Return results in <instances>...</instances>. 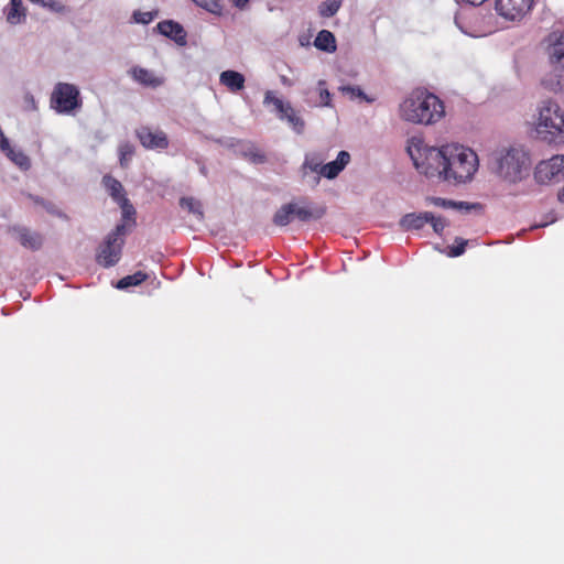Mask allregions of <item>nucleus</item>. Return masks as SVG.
Here are the masks:
<instances>
[{
	"instance_id": "f257e3e1",
	"label": "nucleus",
	"mask_w": 564,
	"mask_h": 564,
	"mask_svg": "<svg viewBox=\"0 0 564 564\" xmlns=\"http://www.w3.org/2000/svg\"><path fill=\"white\" fill-rule=\"evenodd\" d=\"M488 167L502 182L516 185L530 175L532 160L523 145L501 147L489 155Z\"/></svg>"
},
{
	"instance_id": "f03ea898",
	"label": "nucleus",
	"mask_w": 564,
	"mask_h": 564,
	"mask_svg": "<svg viewBox=\"0 0 564 564\" xmlns=\"http://www.w3.org/2000/svg\"><path fill=\"white\" fill-rule=\"evenodd\" d=\"M443 101L426 90H414L400 105L403 120L415 124H432L444 116Z\"/></svg>"
},
{
	"instance_id": "7ed1b4c3",
	"label": "nucleus",
	"mask_w": 564,
	"mask_h": 564,
	"mask_svg": "<svg viewBox=\"0 0 564 564\" xmlns=\"http://www.w3.org/2000/svg\"><path fill=\"white\" fill-rule=\"evenodd\" d=\"M445 153L446 161L442 169L443 181L454 184L470 181L478 167L477 154L458 144H446Z\"/></svg>"
},
{
	"instance_id": "20e7f679",
	"label": "nucleus",
	"mask_w": 564,
	"mask_h": 564,
	"mask_svg": "<svg viewBox=\"0 0 564 564\" xmlns=\"http://www.w3.org/2000/svg\"><path fill=\"white\" fill-rule=\"evenodd\" d=\"M535 133L547 144L564 143V110L556 101L546 99L541 102Z\"/></svg>"
},
{
	"instance_id": "39448f33",
	"label": "nucleus",
	"mask_w": 564,
	"mask_h": 564,
	"mask_svg": "<svg viewBox=\"0 0 564 564\" xmlns=\"http://www.w3.org/2000/svg\"><path fill=\"white\" fill-rule=\"evenodd\" d=\"M406 151L421 174L443 180L442 169L446 161L445 145L437 149L425 145L421 140L412 139Z\"/></svg>"
},
{
	"instance_id": "423d86ee",
	"label": "nucleus",
	"mask_w": 564,
	"mask_h": 564,
	"mask_svg": "<svg viewBox=\"0 0 564 564\" xmlns=\"http://www.w3.org/2000/svg\"><path fill=\"white\" fill-rule=\"evenodd\" d=\"M127 232V225L121 223L117 224L115 229L105 237L96 253V262L99 265L108 269L115 267L120 261Z\"/></svg>"
},
{
	"instance_id": "0eeeda50",
	"label": "nucleus",
	"mask_w": 564,
	"mask_h": 564,
	"mask_svg": "<svg viewBox=\"0 0 564 564\" xmlns=\"http://www.w3.org/2000/svg\"><path fill=\"white\" fill-rule=\"evenodd\" d=\"M51 106L58 113H72L80 109L83 100L78 88L68 83L56 84L51 95Z\"/></svg>"
},
{
	"instance_id": "6e6552de",
	"label": "nucleus",
	"mask_w": 564,
	"mask_h": 564,
	"mask_svg": "<svg viewBox=\"0 0 564 564\" xmlns=\"http://www.w3.org/2000/svg\"><path fill=\"white\" fill-rule=\"evenodd\" d=\"M263 104L265 106L273 105V111L280 120H285L292 129L301 134L304 131L305 122L296 113L290 102H284L282 99L274 96L273 91L268 90L264 95Z\"/></svg>"
},
{
	"instance_id": "1a4fd4ad",
	"label": "nucleus",
	"mask_w": 564,
	"mask_h": 564,
	"mask_svg": "<svg viewBox=\"0 0 564 564\" xmlns=\"http://www.w3.org/2000/svg\"><path fill=\"white\" fill-rule=\"evenodd\" d=\"M533 4L534 0H496L495 8L506 20L520 21L531 11Z\"/></svg>"
},
{
	"instance_id": "9d476101",
	"label": "nucleus",
	"mask_w": 564,
	"mask_h": 564,
	"mask_svg": "<svg viewBox=\"0 0 564 564\" xmlns=\"http://www.w3.org/2000/svg\"><path fill=\"white\" fill-rule=\"evenodd\" d=\"M7 232L26 249L36 251L43 246V236L40 232L32 231L25 226L11 225L8 227Z\"/></svg>"
},
{
	"instance_id": "9b49d317",
	"label": "nucleus",
	"mask_w": 564,
	"mask_h": 564,
	"mask_svg": "<svg viewBox=\"0 0 564 564\" xmlns=\"http://www.w3.org/2000/svg\"><path fill=\"white\" fill-rule=\"evenodd\" d=\"M135 137L140 143L148 150H164L169 147V139L162 130L153 131L147 126L135 130Z\"/></svg>"
},
{
	"instance_id": "f8f14e48",
	"label": "nucleus",
	"mask_w": 564,
	"mask_h": 564,
	"mask_svg": "<svg viewBox=\"0 0 564 564\" xmlns=\"http://www.w3.org/2000/svg\"><path fill=\"white\" fill-rule=\"evenodd\" d=\"M304 101L313 107H329L332 95L326 87V82L319 79L315 88H307L304 91Z\"/></svg>"
},
{
	"instance_id": "ddd939ff",
	"label": "nucleus",
	"mask_w": 564,
	"mask_h": 564,
	"mask_svg": "<svg viewBox=\"0 0 564 564\" xmlns=\"http://www.w3.org/2000/svg\"><path fill=\"white\" fill-rule=\"evenodd\" d=\"M156 30L160 34L174 41L180 46L187 44L186 31L183 25L174 20H164L156 24Z\"/></svg>"
},
{
	"instance_id": "4468645a",
	"label": "nucleus",
	"mask_w": 564,
	"mask_h": 564,
	"mask_svg": "<svg viewBox=\"0 0 564 564\" xmlns=\"http://www.w3.org/2000/svg\"><path fill=\"white\" fill-rule=\"evenodd\" d=\"M547 55L551 63L564 61V31H553L547 36Z\"/></svg>"
},
{
	"instance_id": "2eb2a0df",
	"label": "nucleus",
	"mask_w": 564,
	"mask_h": 564,
	"mask_svg": "<svg viewBox=\"0 0 564 564\" xmlns=\"http://www.w3.org/2000/svg\"><path fill=\"white\" fill-rule=\"evenodd\" d=\"M350 161V154L347 151H339L336 160L323 164L319 174L327 180H334L347 166Z\"/></svg>"
},
{
	"instance_id": "dca6fc26",
	"label": "nucleus",
	"mask_w": 564,
	"mask_h": 564,
	"mask_svg": "<svg viewBox=\"0 0 564 564\" xmlns=\"http://www.w3.org/2000/svg\"><path fill=\"white\" fill-rule=\"evenodd\" d=\"M429 219H432L431 212L423 213H409L402 216L399 221L400 227L403 230H420L424 227L425 224L429 223Z\"/></svg>"
},
{
	"instance_id": "f3484780",
	"label": "nucleus",
	"mask_w": 564,
	"mask_h": 564,
	"mask_svg": "<svg viewBox=\"0 0 564 564\" xmlns=\"http://www.w3.org/2000/svg\"><path fill=\"white\" fill-rule=\"evenodd\" d=\"M208 139L224 148L232 149L236 154H239L243 158L246 156L247 151L252 149V142L247 140H240L231 137H208Z\"/></svg>"
},
{
	"instance_id": "a211bd4d",
	"label": "nucleus",
	"mask_w": 564,
	"mask_h": 564,
	"mask_svg": "<svg viewBox=\"0 0 564 564\" xmlns=\"http://www.w3.org/2000/svg\"><path fill=\"white\" fill-rule=\"evenodd\" d=\"M3 12L6 14L7 22L12 25L21 24L26 19V9L24 8L22 0H10Z\"/></svg>"
},
{
	"instance_id": "6ab92c4d",
	"label": "nucleus",
	"mask_w": 564,
	"mask_h": 564,
	"mask_svg": "<svg viewBox=\"0 0 564 564\" xmlns=\"http://www.w3.org/2000/svg\"><path fill=\"white\" fill-rule=\"evenodd\" d=\"M219 82L226 86L229 90L236 93L245 87V76L236 70H224L220 74Z\"/></svg>"
},
{
	"instance_id": "aec40b11",
	"label": "nucleus",
	"mask_w": 564,
	"mask_h": 564,
	"mask_svg": "<svg viewBox=\"0 0 564 564\" xmlns=\"http://www.w3.org/2000/svg\"><path fill=\"white\" fill-rule=\"evenodd\" d=\"M314 45L317 50L334 53L337 48L335 35L328 30H322L317 33Z\"/></svg>"
},
{
	"instance_id": "412c9836",
	"label": "nucleus",
	"mask_w": 564,
	"mask_h": 564,
	"mask_svg": "<svg viewBox=\"0 0 564 564\" xmlns=\"http://www.w3.org/2000/svg\"><path fill=\"white\" fill-rule=\"evenodd\" d=\"M0 149L21 170L26 171L31 167V162H30L29 156L25 155L22 151L14 150L13 148H11L9 141H8V147L3 145L2 142H0Z\"/></svg>"
},
{
	"instance_id": "4be33fe9",
	"label": "nucleus",
	"mask_w": 564,
	"mask_h": 564,
	"mask_svg": "<svg viewBox=\"0 0 564 564\" xmlns=\"http://www.w3.org/2000/svg\"><path fill=\"white\" fill-rule=\"evenodd\" d=\"M326 214L325 207H314V208H307V207H299L294 203V217H296L301 221H310L312 219H321Z\"/></svg>"
},
{
	"instance_id": "5701e85b",
	"label": "nucleus",
	"mask_w": 564,
	"mask_h": 564,
	"mask_svg": "<svg viewBox=\"0 0 564 564\" xmlns=\"http://www.w3.org/2000/svg\"><path fill=\"white\" fill-rule=\"evenodd\" d=\"M558 158L555 156L551 160V162L542 161L536 165L534 176L538 180V182L543 183L555 176V174L558 172V170H554Z\"/></svg>"
},
{
	"instance_id": "b1692460",
	"label": "nucleus",
	"mask_w": 564,
	"mask_h": 564,
	"mask_svg": "<svg viewBox=\"0 0 564 564\" xmlns=\"http://www.w3.org/2000/svg\"><path fill=\"white\" fill-rule=\"evenodd\" d=\"M294 218V203L282 205L273 215L272 221L274 225L284 227L288 226Z\"/></svg>"
},
{
	"instance_id": "393cba45",
	"label": "nucleus",
	"mask_w": 564,
	"mask_h": 564,
	"mask_svg": "<svg viewBox=\"0 0 564 564\" xmlns=\"http://www.w3.org/2000/svg\"><path fill=\"white\" fill-rule=\"evenodd\" d=\"M102 184L107 188L112 199L116 200L117 203L120 202L122 198H127L123 193L122 184L115 177L110 175H105L102 177Z\"/></svg>"
},
{
	"instance_id": "a878e982",
	"label": "nucleus",
	"mask_w": 564,
	"mask_h": 564,
	"mask_svg": "<svg viewBox=\"0 0 564 564\" xmlns=\"http://www.w3.org/2000/svg\"><path fill=\"white\" fill-rule=\"evenodd\" d=\"M131 75L134 80L144 86L156 87L160 84L158 78H155L150 70L139 66H135L131 69Z\"/></svg>"
},
{
	"instance_id": "bb28decb",
	"label": "nucleus",
	"mask_w": 564,
	"mask_h": 564,
	"mask_svg": "<svg viewBox=\"0 0 564 564\" xmlns=\"http://www.w3.org/2000/svg\"><path fill=\"white\" fill-rule=\"evenodd\" d=\"M147 279H148V274L147 273H144L142 271H138V272H135L133 274H130V275H127V276H123L122 279H120L117 282L116 288L119 289V290H127L130 286L140 285Z\"/></svg>"
},
{
	"instance_id": "cd10ccee",
	"label": "nucleus",
	"mask_w": 564,
	"mask_h": 564,
	"mask_svg": "<svg viewBox=\"0 0 564 564\" xmlns=\"http://www.w3.org/2000/svg\"><path fill=\"white\" fill-rule=\"evenodd\" d=\"M322 160L316 154H306L304 162L301 166L302 177L305 178L308 176V171L312 173H318L322 167Z\"/></svg>"
},
{
	"instance_id": "c85d7f7f",
	"label": "nucleus",
	"mask_w": 564,
	"mask_h": 564,
	"mask_svg": "<svg viewBox=\"0 0 564 564\" xmlns=\"http://www.w3.org/2000/svg\"><path fill=\"white\" fill-rule=\"evenodd\" d=\"M343 0H325L318 6V14L322 18L334 17L341 7Z\"/></svg>"
},
{
	"instance_id": "c756f323",
	"label": "nucleus",
	"mask_w": 564,
	"mask_h": 564,
	"mask_svg": "<svg viewBox=\"0 0 564 564\" xmlns=\"http://www.w3.org/2000/svg\"><path fill=\"white\" fill-rule=\"evenodd\" d=\"M180 206L187 209L189 213L196 215L199 219L204 217L203 207L199 200L194 197H182L180 199Z\"/></svg>"
},
{
	"instance_id": "7c9ffc66",
	"label": "nucleus",
	"mask_w": 564,
	"mask_h": 564,
	"mask_svg": "<svg viewBox=\"0 0 564 564\" xmlns=\"http://www.w3.org/2000/svg\"><path fill=\"white\" fill-rule=\"evenodd\" d=\"M37 6H41L42 8H45L54 13L65 14L70 12V9L68 7H66L61 1L57 0H43V2H39Z\"/></svg>"
},
{
	"instance_id": "2f4dec72",
	"label": "nucleus",
	"mask_w": 564,
	"mask_h": 564,
	"mask_svg": "<svg viewBox=\"0 0 564 564\" xmlns=\"http://www.w3.org/2000/svg\"><path fill=\"white\" fill-rule=\"evenodd\" d=\"M339 89L343 94L349 95L351 99L360 98L368 104L373 101V99L369 98L359 86H341Z\"/></svg>"
},
{
	"instance_id": "473e14b6",
	"label": "nucleus",
	"mask_w": 564,
	"mask_h": 564,
	"mask_svg": "<svg viewBox=\"0 0 564 564\" xmlns=\"http://www.w3.org/2000/svg\"><path fill=\"white\" fill-rule=\"evenodd\" d=\"M197 6L206 9L208 12L214 14H220L223 6L220 0H193Z\"/></svg>"
},
{
	"instance_id": "72a5a7b5",
	"label": "nucleus",
	"mask_w": 564,
	"mask_h": 564,
	"mask_svg": "<svg viewBox=\"0 0 564 564\" xmlns=\"http://www.w3.org/2000/svg\"><path fill=\"white\" fill-rule=\"evenodd\" d=\"M253 164H263L267 162V155L261 152L256 144L252 142V149L247 151V154L245 156Z\"/></svg>"
},
{
	"instance_id": "f704fd0d",
	"label": "nucleus",
	"mask_w": 564,
	"mask_h": 564,
	"mask_svg": "<svg viewBox=\"0 0 564 564\" xmlns=\"http://www.w3.org/2000/svg\"><path fill=\"white\" fill-rule=\"evenodd\" d=\"M118 204L120 205L121 209H122V219L123 220H132V225L135 224V220H134V215H135V209L134 207L132 206V204L130 203V200L128 198H122L120 202H118Z\"/></svg>"
},
{
	"instance_id": "c9c22d12",
	"label": "nucleus",
	"mask_w": 564,
	"mask_h": 564,
	"mask_svg": "<svg viewBox=\"0 0 564 564\" xmlns=\"http://www.w3.org/2000/svg\"><path fill=\"white\" fill-rule=\"evenodd\" d=\"M455 243L456 245L448 247L447 256L451 258H456V257L462 256L466 250L468 240L457 237L455 239Z\"/></svg>"
},
{
	"instance_id": "e433bc0d",
	"label": "nucleus",
	"mask_w": 564,
	"mask_h": 564,
	"mask_svg": "<svg viewBox=\"0 0 564 564\" xmlns=\"http://www.w3.org/2000/svg\"><path fill=\"white\" fill-rule=\"evenodd\" d=\"M133 153H134V147L130 143H123L119 147L121 166L127 165L128 159H130L133 155Z\"/></svg>"
},
{
	"instance_id": "4c0bfd02",
	"label": "nucleus",
	"mask_w": 564,
	"mask_h": 564,
	"mask_svg": "<svg viewBox=\"0 0 564 564\" xmlns=\"http://www.w3.org/2000/svg\"><path fill=\"white\" fill-rule=\"evenodd\" d=\"M155 15H156V12L134 11L132 18H133L134 22H137V23L149 24L150 22H152L154 20Z\"/></svg>"
},
{
	"instance_id": "58836bf2",
	"label": "nucleus",
	"mask_w": 564,
	"mask_h": 564,
	"mask_svg": "<svg viewBox=\"0 0 564 564\" xmlns=\"http://www.w3.org/2000/svg\"><path fill=\"white\" fill-rule=\"evenodd\" d=\"M429 223L431 224L434 232L438 236H441L445 229V227L448 225L446 219L443 217H435L432 213V219H429Z\"/></svg>"
},
{
	"instance_id": "ea45409f",
	"label": "nucleus",
	"mask_w": 564,
	"mask_h": 564,
	"mask_svg": "<svg viewBox=\"0 0 564 564\" xmlns=\"http://www.w3.org/2000/svg\"><path fill=\"white\" fill-rule=\"evenodd\" d=\"M23 109L25 111H35L37 110V105L34 96L31 93H25L23 96Z\"/></svg>"
},
{
	"instance_id": "a19ab883",
	"label": "nucleus",
	"mask_w": 564,
	"mask_h": 564,
	"mask_svg": "<svg viewBox=\"0 0 564 564\" xmlns=\"http://www.w3.org/2000/svg\"><path fill=\"white\" fill-rule=\"evenodd\" d=\"M43 208L51 215L58 218H66V215L52 202L45 200Z\"/></svg>"
},
{
	"instance_id": "79ce46f5",
	"label": "nucleus",
	"mask_w": 564,
	"mask_h": 564,
	"mask_svg": "<svg viewBox=\"0 0 564 564\" xmlns=\"http://www.w3.org/2000/svg\"><path fill=\"white\" fill-rule=\"evenodd\" d=\"M480 208V205L477 203H468V202H456V205L454 206V209L469 213L473 209Z\"/></svg>"
},
{
	"instance_id": "37998d69",
	"label": "nucleus",
	"mask_w": 564,
	"mask_h": 564,
	"mask_svg": "<svg viewBox=\"0 0 564 564\" xmlns=\"http://www.w3.org/2000/svg\"><path fill=\"white\" fill-rule=\"evenodd\" d=\"M556 214L554 212H551L544 216V219H542L540 223L532 226L533 229L546 227L553 223L556 221Z\"/></svg>"
},
{
	"instance_id": "c03bdc74",
	"label": "nucleus",
	"mask_w": 564,
	"mask_h": 564,
	"mask_svg": "<svg viewBox=\"0 0 564 564\" xmlns=\"http://www.w3.org/2000/svg\"><path fill=\"white\" fill-rule=\"evenodd\" d=\"M434 205L442 207V208H453L456 205V200L442 198V197H434L433 198Z\"/></svg>"
},
{
	"instance_id": "a18cd8bd",
	"label": "nucleus",
	"mask_w": 564,
	"mask_h": 564,
	"mask_svg": "<svg viewBox=\"0 0 564 564\" xmlns=\"http://www.w3.org/2000/svg\"><path fill=\"white\" fill-rule=\"evenodd\" d=\"M321 176L322 175L318 173H312L308 171V176L305 177L304 180L311 187H316L321 182Z\"/></svg>"
},
{
	"instance_id": "49530a36",
	"label": "nucleus",
	"mask_w": 564,
	"mask_h": 564,
	"mask_svg": "<svg viewBox=\"0 0 564 564\" xmlns=\"http://www.w3.org/2000/svg\"><path fill=\"white\" fill-rule=\"evenodd\" d=\"M236 8L242 10L250 0H229Z\"/></svg>"
},
{
	"instance_id": "de8ad7c7",
	"label": "nucleus",
	"mask_w": 564,
	"mask_h": 564,
	"mask_svg": "<svg viewBox=\"0 0 564 564\" xmlns=\"http://www.w3.org/2000/svg\"><path fill=\"white\" fill-rule=\"evenodd\" d=\"M280 82H281L282 85H284L286 87L293 86V82L289 77H286L285 75H281L280 76Z\"/></svg>"
},
{
	"instance_id": "09e8293b",
	"label": "nucleus",
	"mask_w": 564,
	"mask_h": 564,
	"mask_svg": "<svg viewBox=\"0 0 564 564\" xmlns=\"http://www.w3.org/2000/svg\"><path fill=\"white\" fill-rule=\"evenodd\" d=\"M197 163L199 164L200 174L206 177L208 175V170H207L206 165L200 161H197Z\"/></svg>"
},
{
	"instance_id": "8fccbe9b",
	"label": "nucleus",
	"mask_w": 564,
	"mask_h": 564,
	"mask_svg": "<svg viewBox=\"0 0 564 564\" xmlns=\"http://www.w3.org/2000/svg\"><path fill=\"white\" fill-rule=\"evenodd\" d=\"M32 200L37 204V205H41L43 207L44 203L46 199L40 197V196H31Z\"/></svg>"
},
{
	"instance_id": "3c124183",
	"label": "nucleus",
	"mask_w": 564,
	"mask_h": 564,
	"mask_svg": "<svg viewBox=\"0 0 564 564\" xmlns=\"http://www.w3.org/2000/svg\"><path fill=\"white\" fill-rule=\"evenodd\" d=\"M560 88H561V82H560V79H556V82H555L554 84L552 83V85H551V89H552V90L556 91V90H558Z\"/></svg>"
},
{
	"instance_id": "603ef678",
	"label": "nucleus",
	"mask_w": 564,
	"mask_h": 564,
	"mask_svg": "<svg viewBox=\"0 0 564 564\" xmlns=\"http://www.w3.org/2000/svg\"><path fill=\"white\" fill-rule=\"evenodd\" d=\"M557 198L561 203H564V186L560 189Z\"/></svg>"
},
{
	"instance_id": "864d4df0",
	"label": "nucleus",
	"mask_w": 564,
	"mask_h": 564,
	"mask_svg": "<svg viewBox=\"0 0 564 564\" xmlns=\"http://www.w3.org/2000/svg\"><path fill=\"white\" fill-rule=\"evenodd\" d=\"M455 24L464 32V33H467L464 28L460 25L459 23V20H458V17H455Z\"/></svg>"
},
{
	"instance_id": "5fc2aeb1",
	"label": "nucleus",
	"mask_w": 564,
	"mask_h": 564,
	"mask_svg": "<svg viewBox=\"0 0 564 564\" xmlns=\"http://www.w3.org/2000/svg\"><path fill=\"white\" fill-rule=\"evenodd\" d=\"M311 98L318 99V95L313 93V94L311 95Z\"/></svg>"
}]
</instances>
